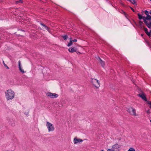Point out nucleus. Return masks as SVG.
<instances>
[{
  "label": "nucleus",
  "mask_w": 151,
  "mask_h": 151,
  "mask_svg": "<svg viewBox=\"0 0 151 151\" xmlns=\"http://www.w3.org/2000/svg\"><path fill=\"white\" fill-rule=\"evenodd\" d=\"M139 96L141 97L143 100L147 101V99L146 97L143 93L139 94Z\"/></svg>",
  "instance_id": "13"
},
{
  "label": "nucleus",
  "mask_w": 151,
  "mask_h": 151,
  "mask_svg": "<svg viewBox=\"0 0 151 151\" xmlns=\"http://www.w3.org/2000/svg\"><path fill=\"white\" fill-rule=\"evenodd\" d=\"M101 151H104L103 150H101Z\"/></svg>",
  "instance_id": "29"
},
{
  "label": "nucleus",
  "mask_w": 151,
  "mask_h": 151,
  "mask_svg": "<svg viewBox=\"0 0 151 151\" xmlns=\"http://www.w3.org/2000/svg\"><path fill=\"white\" fill-rule=\"evenodd\" d=\"M46 95L51 98H56L58 96V95L55 93H46Z\"/></svg>",
  "instance_id": "6"
},
{
  "label": "nucleus",
  "mask_w": 151,
  "mask_h": 151,
  "mask_svg": "<svg viewBox=\"0 0 151 151\" xmlns=\"http://www.w3.org/2000/svg\"><path fill=\"white\" fill-rule=\"evenodd\" d=\"M127 151H135V150L133 147H130Z\"/></svg>",
  "instance_id": "18"
},
{
  "label": "nucleus",
  "mask_w": 151,
  "mask_h": 151,
  "mask_svg": "<svg viewBox=\"0 0 151 151\" xmlns=\"http://www.w3.org/2000/svg\"><path fill=\"white\" fill-rule=\"evenodd\" d=\"M145 13L147 15V16L145 17L146 20H151V17L150 15H149V13L148 11L147 10L145 11Z\"/></svg>",
  "instance_id": "8"
},
{
  "label": "nucleus",
  "mask_w": 151,
  "mask_h": 151,
  "mask_svg": "<svg viewBox=\"0 0 151 151\" xmlns=\"http://www.w3.org/2000/svg\"><path fill=\"white\" fill-rule=\"evenodd\" d=\"M121 146L118 144H114L112 145L111 149L109 148L107 151H120V148Z\"/></svg>",
  "instance_id": "3"
},
{
  "label": "nucleus",
  "mask_w": 151,
  "mask_h": 151,
  "mask_svg": "<svg viewBox=\"0 0 151 151\" xmlns=\"http://www.w3.org/2000/svg\"><path fill=\"white\" fill-rule=\"evenodd\" d=\"M73 44V41L71 40V39L70 38V42L68 43L67 46L68 47H70V46Z\"/></svg>",
  "instance_id": "17"
},
{
  "label": "nucleus",
  "mask_w": 151,
  "mask_h": 151,
  "mask_svg": "<svg viewBox=\"0 0 151 151\" xmlns=\"http://www.w3.org/2000/svg\"><path fill=\"white\" fill-rule=\"evenodd\" d=\"M73 141L74 144H77L78 143L82 142L83 140L81 139H78L76 137L74 138Z\"/></svg>",
  "instance_id": "7"
},
{
  "label": "nucleus",
  "mask_w": 151,
  "mask_h": 151,
  "mask_svg": "<svg viewBox=\"0 0 151 151\" xmlns=\"http://www.w3.org/2000/svg\"><path fill=\"white\" fill-rule=\"evenodd\" d=\"M5 97L8 101L13 99L15 96V93L11 89H9L5 92Z\"/></svg>",
  "instance_id": "1"
},
{
  "label": "nucleus",
  "mask_w": 151,
  "mask_h": 151,
  "mask_svg": "<svg viewBox=\"0 0 151 151\" xmlns=\"http://www.w3.org/2000/svg\"><path fill=\"white\" fill-rule=\"evenodd\" d=\"M148 103L150 104V108H151V102L150 101H148Z\"/></svg>",
  "instance_id": "25"
},
{
  "label": "nucleus",
  "mask_w": 151,
  "mask_h": 151,
  "mask_svg": "<svg viewBox=\"0 0 151 151\" xmlns=\"http://www.w3.org/2000/svg\"><path fill=\"white\" fill-rule=\"evenodd\" d=\"M22 3V0H17V1H16V4H18V3Z\"/></svg>",
  "instance_id": "20"
},
{
  "label": "nucleus",
  "mask_w": 151,
  "mask_h": 151,
  "mask_svg": "<svg viewBox=\"0 0 151 151\" xmlns=\"http://www.w3.org/2000/svg\"><path fill=\"white\" fill-rule=\"evenodd\" d=\"M133 4H135V0H128Z\"/></svg>",
  "instance_id": "21"
},
{
  "label": "nucleus",
  "mask_w": 151,
  "mask_h": 151,
  "mask_svg": "<svg viewBox=\"0 0 151 151\" xmlns=\"http://www.w3.org/2000/svg\"><path fill=\"white\" fill-rule=\"evenodd\" d=\"M139 24L140 26L141 27H143V22H142L140 21L139 22Z\"/></svg>",
  "instance_id": "19"
},
{
  "label": "nucleus",
  "mask_w": 151,
  "mask_h": 151,
  "mask_svg": "<svg viewBox=\"0 0 151 151\" xmlns=\"http://www.w3.org/2000/svg\"><path fill=\"white\" fill-rule=\"evenodd\" d=\"M150 0L151 1V0Z\"/></svg>",
  "instance_id": "33"
},
{
  "label": "nucleus",
  "mask_w": 151,
  "mask_h": 151,
  "mask_svg": "<svg viewBox=\"0 0 151 151\" xmlns=\"http://www.w3.org/2000/svg\"><path fill=\"white\" fill-rule=\"evenodd\" d=\"M46 125L49 132H53L55 130V127L51 123L47 122L46 123Z\"/></svg>",
  "instance_id": "4"
},
{
  "label": "nucleus",
  "mask_w": 151,
  "mask_h": 151,
  "mask_svg": "<svg viewBox=\"0 0 151 151\" xmlns=\"http://www.w3.org/2000/svg\"><path fill=\"white\" fill-rule=\"evenodd\" d=\"M144 30L146 33L147 34V35L148 36H150L151 35L150 32H148L147 31V29L146 28L144 27Z\"/></svg>",
  "instance_id": "16"
},
{
  "label": "nucleus",
  "mask_w": 151,
  "mask_h": 151,
  "mask_svg": "<svg viewBox=\"0 0 151 151\" xmlns=\"http://www.w3.org/2000/svg\"><path fill=\"white\" fill-rule=\"evenodd\" d=\"M18 63L19 70L23 73H24V70L22 68V66L21 64L20 61H19Z\"/></svg>",
  "instance_id": "10"
},
{
  "label": "nucleus",
  "mask_w": 151,
  "mask_h": 151,
  "mask_svg": "<svg viewBox=\"0 0 151 151\" xmlns=\"http://www.w3.org/2000/svg\"><path fill=\"white\" fill-rule=\"evenodd\" d=\"M40 24L42 25V26H43V27H44L45 29L46 30L48 31L50 33H51V31L50 30V28L49 27H47L44 24H43L41 23Z\"/></svg>",
  "instance_id": "11"
},
{
  "label": "nucleus",
  "mask_w": 151,
  "mask_h": 151,
  "mask_svg": "<svg viewBox=\"0 0 151 151\" xmlns=\"http://www.w3.org/2000/svg\"><path fill=\"white\" fill-rule=\"evenodd\" d=\"M77 53L78 54H81V53L80 52H78Z\"/></svg>",
  "instance_id": "27"
},
{
  "label": "nucleus",
  "mask_w": 151,
  "mask_h": 151,
  "mask_svg": "<svg viewBox=\"0 0 151 151\" xmlns=\"http://www.w3.org/2000/svg\"><path fill=\"white\" fill-rule=\"evenodd\" d=\"M72 41H73V42H76L77 41V40L76 39H74L73 40H72Z\"/></svg>",
  "instance_id": "26"
},
{
  "label": "nucleus",
  "mask_w": 151,
  "mask_h": 151,
  "mask_svg": "<svg viewBox=\"0 0 151 151\" xmlns=\"http://www.w3.org/2000/svg\"><path fill=\"white\" fill-rule=\"evenodd\" d=\"M138 16L139 18L140 19H143L144 22H145L146 20H147L146 19V18H145V17L142 16L141 15L139 14H138Z\"/></svg>",
  "instance_id": "12"
},
{
  "label": "nucleus",
  "mask_w": 151,
  "mask_h": 151,
  "mask_svg": "<svg viewBox=\"0 0 151 151\" xmlns=\"http://www.w3.org/2000/svg\"><path fill=\"white\" fill-rule=\"evenodd\" d=\"M63 37L65 40L67 39V36L66 35H65L63 36Z\"/></svg>",
  "instance_id": "22"
},
{
  "label": "nucleus",
  "mask_w": 151,
  "mask_h": 151,
  "mask_svg": "<svg viewBox=\"0 0 151 151\" xmlns=\"http://www.w3.org/2000/svg\"><path fill=\"white\" fill-rule=\"evenodd\" d=\"M150 33H151V30L150 31Z\"/></svg>",
  "instance_id": "31"
},
{
  "label": "nucleus",
  "mask_w": 151,
  "mask_h": 151,
  "mask_svg": "<svg viewBox=\"0 0 151 151\" xmlns=\"http://www.w3.org/2000/svg\"><path fill=\"white\" fill-rule=\"evenodd\" d=\"M150 13L151 15V11L150 12Z\"/></svg>",
  "instance_id": "28"
},
{
  "label": "nucleus",
  "mask_w": 151,
  "mask_h": 151,
  "mask_svg": "<svg viewBox=\"0 0 151 151\" xmlns=\"http://www.w3.org/2000/svg\"><path fill=\"white\" fill-rule=\"evenodd\" d=\"M145 23L146 24L147 26L149 28H151V21L148 23V22L146 20Z\"/></svg>",
  "instance_id": "15"
},
{
  "label": "nucleus",
  "mask_w": 151,
  "mask_h": 151,
  "mask_svg": "<svg viewBox=\"0 0 151 151\" xmlns=\"http://www.w3.org/2000/svg\"><path fill=\"white\" fill-rule=\"evenodd\" d=\"M132 10H133V11H134V10H133V9H132Z\"/></svg>",
  "instance_id": "30"
},
{
  "label": "nucleus",
  "mask_w": 151,
  "mask_h": 151,
  "mask_svg": "<svg viewBox=\"0 0 151 151\" xmlns=\"http://www.w3.org/2000/svg\"><path fill=\"white\" fill-rule=\"evenodd\" d=\"M122 13L123 14L125 15L126 17H127V14H126V13L124 11H122Z\"/></svg>",
  "instance_id": "24"
},
{
  "label": "nucleus",
  "mask_w": 151,
  "mask_h": 151,
  "mask_svg": "<svg viewBox=\"0 0 151 151\" xmlns=\"http://www.w3.org/2000/svg\"><path fill=\"white\" fill-rule=\"evenodd\" d=\"M97 59L99 62L100 63L101 65L103 67H104L105 65V63L104 61L102 60L99 57H98Z\"/></svg>",
  "instance_id": "9"
},
{
  "label": "nucleus",
  "mask_w": 151,
  "mask_h": 151,
  "mask_svg": "<svg viewBox=\"0 0 151 151\" xmlns=\"http://www.w3.org/2000/svg\"><path fill=\"white\" fill-rule=\"evenodd\" d=\"M90 82L93 86L96 88H98L100 86V81L95 78H91Z\"/></svg>",
  "instance_id": "2"
},
{
  "label": "nucleus",
  "mask_w": 151,
  "mask_h": 151,
  "mask_svg": "<svg viewBox=\"0 0 151 151\" xmlns=\"http://www.w3.org/2000/svg\"><path fill=\"white\" fill-rule=\"evenodd\" d=\"M3 63L4 66L5 67H6L7 69H9V68L6 65V64H5L4 62V61H3Z\"/></svg>",
  "instance_id": "23"
},
{
  "label": "nucleus",
  "mask_w": 151,
  "mask_h": 151,
  "mask_svg": "<svg viewBox=\"0 0 151 151\" xmlns=\"http://www.w3.org/2000/svg\"><path fill=\"white\" fill-rule=\"evenodd\" d=\"M127 111L132 116H136L137 115L135 109L132 107H129Z\"/></svg>",
  "instance_id": "5"
},
{
  "label": "nucleus",
  "mask_w": 151,
  "mask_h": 151,
  "mask_svg": "<svg viewBox=\"0 0 151 151\" xmlns=\"http://www.w3.org/2000/svg\"><path fill=\"white\" fill-rule=\"evenodd\" d=\"M68 50L70 52H73L76 51V49L74 47H73L69 49Z\"/></svg>",
  "instance_id": "14"
},
{
  "label": "nucleus",
  "mask_w": 151,
  "mask_h": 151,
  "mask_svg": "<svg viewBox=\"0 0 151 151\" xmlns=\"http://www.w3.org/2000/svg\"><path fill=\"white\" fill-rule=\"evenodd\" d=\"M141 36H143V35L142 34L141 35Z\"/></svg>",
  "instance_id": "32"
}]
</instances>
